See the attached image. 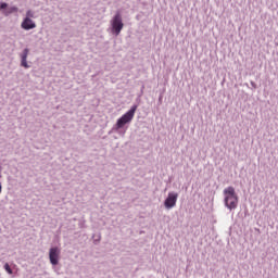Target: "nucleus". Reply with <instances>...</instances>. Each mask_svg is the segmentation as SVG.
<instances>
[{
	"instance_id": "nucleus-10",
	"label": "nucleus",
	"mask_w": 278,
	"mask_h": 278,
	"mask_svg": "<svg viewBox=\"0 0 278 278\" xmlns=\"http://www.w3.org/2000/svg\"><path fill=\"white\" fill-rule=\"evenodd\" d=\"M1 173H3V166L0 165V179H1V177H3V175ZM1 192H3V185H1V181H0V194H1Z\"/></svg>"
},
{
	"instance_id": "nucleus-1",
	"label": "nucleus",
	"mask_w": 278,
	"mask_h": 278,
	"mask_svg": "<svg viewBox=\"0 0 278 278\" xmlns=\"http://www.w3.org/2000/svg\"><path fill=\"white\" fill-rule=\"evenodd\" d=\"M136 110H138V104H134L124 115H122L116 124L109 131V135L118 134L119 136H125L126 130L125 125H129L134 121V116H136Z\"/></svg>"
},
{
	"instance_id": "nucleus-14",
	"label": "nucleus",
	"mask_w": 278,
	"mask_h": 278,
	"mask_svg": "<svg viewBox=\"0 0 278 278\" xmlns=\"http://www.w3.org/2000/svg\"><path fill=\"white\" fill-rule=\"evenodd\" d=\"M142 90H144V86L141 87V92H142Z\"/></svg>"
},
{
	"instance_id": "nucleus-11",
	"label": "nucleus",
	"mask_w": 278,
	"mask_h": 278,
	"mask_svg": "<svg viewBox=\"0 0 278 278\" xmlns=\"http://www.w3.org/2000/svg\"><path fill=\"white\" fill-rule=\"evenodd\" d=\"M13 12H18V8L17 7H11L10 8V14H12Z\"/></svg>"
},
{
	"instance_id": "nucleus-8",
	"label": "nucleus",
	"mask_w": 278,
	"mask_h": 278,
	"mask_svg": "<svg viewBox=\"0 0 278 278\" xmlns=\"http://www.w3.org/2000/svg\"><path fill=\"white\" fill-rule=\"evenodd\" d=\"M24 18H36V12L31 11V10H28L26 11V16Z\"/></svg>"
},
{
	"instance_id": "nucleus-6",
	"label": "nucleus",
	"mask_w": 278,
	"mask_h": 278,
	"mask_svg": "<svg viewBox=\"0 0 278 278\" xmlns=\"http://www.w3.org/2000/svg\"><path fill=\"white\" fill-rule=\"evenodd\" d=\"M21 27L22 29H25V31L36 29V22H34V20H29V17H24L21 23Z\"/></svg>"
},
{
	"instance_id": "nucleus-2",
	"label": "nucleus",
	"mask_w": 278,
	"mask_h": 278,
	"mask_svg": "<svg viewBox=\"0 0 278 278\" xmlns=\"http://www.w3.org/2000/svg\"><path fill=\"white\" fill-rule=\"evenodd\" d=\"M224 203L225 207L230 212L238 207V193L233 187H227L224 189Z\"/></svg>"
},
{
	"instance_id": "nucleus-5",
	"label": "nucleus",
	"mask_w": 278,
	"mask_h": 278,
	"mask_svg": "<svg viewBox=\"0 0 278 278\" xmlns=\"http://www.w3.org/2000/svg\"><path fill=\"white\" fill-rule=\"evenodd\" d=\"M60 253L61 251L58 247L51 248L49 250V260L52 266H58V264H60Z\"/></svg>"
},
{
	"instance_id": "nucleus-12",
	"label": "nucleus",
	"mask_w": 278,
	"mask_h": 278,
	"mask_svg": "<svg viewBox=\"0 0 278 278\" xmlns=\"http://www.w3.org/2000/svg\"><path fill=\"white\" fill-rule=\"evenodd\" d=\"M8 8V4L5 2L0 3V10H5Z\"/></svg>"
},
{
	"instance_id": "nucleus-7",
	"label": "nucleus",
	"mask_w": 278,
	"mask_h": 278,
	"mask_svg": "<svg viewBox=\"0 0 278 278\" xmlns=\"http://www.w3.org/2000/svg\"><path fill=\"white\" fill-rule=\"evenodd\" d=\"M27 55H29V49L25 48L21 53V66L24 68H29V64L27 63Z\"/></svg>"
},
{
	"instance_id": "nucleus-13",
	"label": "nucleus",
	"mask_w": 278,
	"mask_h": 278,
	"mask_svg": "<svg viewBox=\"0 0 278 278\" xmlns=\"http://www.w3.org/2000/svg\"><path fill=\"white\" fill-rule=\"evenodd\" d=\"M250 84H251V86H252V88L255 90L256 88H257V84H255V81H250Z\"/></svg>"
},
{
	"instance_id": "nucleus-3",
	"label": "nucleus",
	"mask_w": 278,
	"mask_h": 278,
	"mask_svg": "<svg viewBox=\"0 0 278 278\" xmlns=\"http://www.w3.org/2000/svg\"><path fill=\"white\" fill-rule=\"evenodd\" d=\"M123 27H125L123 15H121V12H116L111 20V31L114 36H119L121 31H123Z\"/></svg>"
},
{
	"instance_id": "nucleus-9",
	"label": "nucleus",
	"mask_w": 278,
	"mask_h": 278,
	"mask_svg": "<svg viewBox=\"0 0 278 278\" xmlns=\"http://www.w3.org/2000/svg\"><path fill=\"white\" fill-rule=\"evenodd\" d=\"M4 270L9 274V275H12V267H10V264L5 263L4 264Z\"/></svg>"
},
{
	"instance_id": "nucleus-4",
	"label": "nucleus",
	"mask_w": 278,
	"mask_h": 278,
	"mask_svg": "<svg viewBox=\"0 0 278 278\" xmlns=\"http://www.w3.org/2000/svg\"><path fill=\"white\" fill-rule=\"evenodd\" d=\"M177 199H179V193L177 192H169L167 194V198L164 201V206L166 210H173V207H175V205H177Z\"/></svg>"
}]
</instances>
